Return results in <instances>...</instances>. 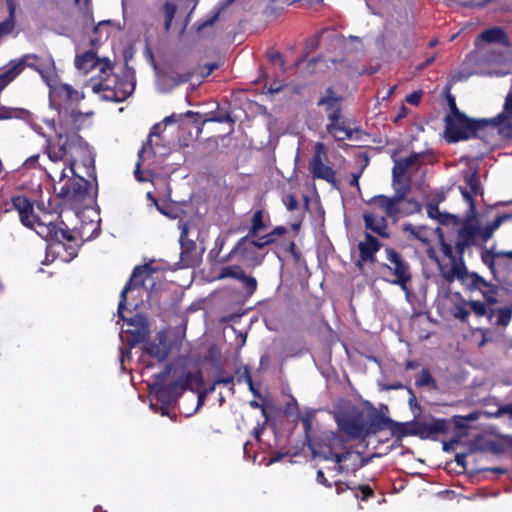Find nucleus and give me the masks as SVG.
Listing matches in <instances>:
<instances>
[{
  "label": "nucleus",
  "mask_w": 512,
  "mask_h": 512,
  "mask_svg": "<svg viewBox=\"0 0 512 512\" xmlns=\"http://www.w3.org/2000/svg\"><path fill=\"white\" fill-rule=\"evenodd\" d=\"M420 154L412 152L407 158L394 161L392 168V186L394 194L375 195L367 201L368 209L363 213L364 226L381 238H389L391 233L388 220L397 223L401 218L418 213L421 210L420 203L414 198L408 197L411 192L409 179L404 183L402 178L408 170L417 163Z\"/></svg>",
  "instance_id": "nucleus-1"
},
{
  "label": "nucleus",
  "mask_w": 512,
  "mask_h": 512,
  "mask_svg": "<svg viewBox=\"0 0 512 512\" xmlns=\"http://www.w3.org/2000/svg\"><path fill=\"white\" fill-rule=\"evenodd\" d=\"M204 379L201 370L184 372L167 363L164 369L154 375V381L149 384L150 394L155 402L150 403V408L162 416H170V409L177 403L184 391H194V386L201 388Z\"/></svg>",
  "instance_id": "nucleus-2"
},
{
  "label": "nucleus",
  "mask_w": 512,
  "mask_h": 512,
  "mask_svg": "<svg viewBox=\"0 0 512 512\" xmlns=\"http://www.w3.org/2000/svg\"><path fill=\"white\" fill-rule=\"evenodd\" d=\"M508 113L504 104L503 111L490 119H472L463 112L455 116H446L444 119L445 139L449 143H456L479 137V131L503 125L508 120Z\"/></svg>",
  "instance_id": "nucleus-3"
},
{
  "label": "nucleus",
  "mask_w": 512,
  "mask_h": 512,
  "mask_svg": "<svg viewBox=\"0 0 512 512\" xmlns=\"http://www.w3.org/2000/svg\"><path fill=\"white\" fill-rule=\"evenodd\" d=\"M479 232L480 226L475 223L474 217L469 216L462 221L455 240H448L443 234H440V250L450 260L451 265L449 267L465 263L463 259L465 250L475 244Z\"/></svg>",
  "instance_id": "nucleus-4"
},
{
  "label": "nucleus",
  "mask_w": 512,
  "mask_h": 512,
  "mask_svg": "<svg viewBox=\"0 0 512 512\" xmlns=\"http://www.w3.org/2000/svg\"><path fill=\"white\" fill-rule=\"evenodd\" d=\"M440 272L448 283L457 279L468 291L481 292L488 305H495L498 302V286L486 281L476 272H469L465 263H459L453 267H440Z\"/></svg>",
  "instance_id": "nucleus-5"
},
{
  "label": "nucleus",
  "mask_w": 512,
  "mask_h": 512,
  "mask_svg": "<svg viewBox=\"0 0 512 512\" xmlns=\"http://www.w3.org/2000/svg\"><path fill=\"white\" fill-rule=\"evenodd\" d=\"M65 178L67 180L57 192V196L63 200L64 203L69 204L74 209L87 208L90 203L95 200L97 194V181L95 182V191L91 190V182L83 176L72 174L69 177L63 169L60 173V181Z\"/></svg>",
  "instance_id": "nucleus-6"
},
{
  "label": "nucleus",
  "mask_w": 512,
  "mask_h": 512,
  "mask_svg": "<svg viewBox=\"0 0 512 512\" xmlns=\"http://www.w3.org/2000/svg\"><path fill=\"white\" fill-rule=\"evenodd\" d=\"M385 253L388 262L379 264L383 280L406 291L412 280L409 263L394 248L387 247Z\"/></svg>",
  "instance_id": "nucleus-7"
},
{
  "label": "nucleus",
  "mask_w": 512,
  "mask_h": 512,
  "mask_svg": "<svg viewBox=\"0 0 512 512\" xmlns=\"http://www.w3.org/2000/svg\"><path fill=\"white\" fill-rule=\"evenodd\" d=\"M180 229V255L179 268H196L202 263L205 247H198L196 241L189 237L191 231V223L180 220L178 222Z\"/></svg>",
  "instance_id": "nucleus-8"
},
{
  "label": "nucleus",
  "mask_w": 512,
  "mask_h": 512,
  "mask_svg": "<svg viewBox=\"0 0 512 512\" xmlns=\"http://www.w3.org/2000/svg\"><path fill=\"white\" fill-rule=\"evenodd\" d=\"M365 414L364 411L352 405L335 416V422L339 431L345 434L348 439H364L365 438Z\"/></svg>",
  "instance_id": "nucleus-9"
},
{
  "label": "nucleus",
  "mask_w": 512,
  "mask_h": 512,
  "mask_svg": "<svg viewBox=\"0 0 512 512\" xmlns=\"http://www.w3.org/2000/svg\"><path fill=\"white\" fill-rule=\"evenodd\" d=\"M344 449V439L336 432H330L321 439L317 447L313 449V453L314 456L320 457L323 460H333L338 465V469L341 470V464L345 462L350 455V453L344 451Z\"/></svg>",
  "instance_id": "nucleus-10"
},
{
  "label": "nucleus",
  "mask_w": 512,
  "mask_h": 512,
  "mask_svg": "<svg viewBox=\"0 0 512 512\" xmlns=\"http://www.w3.org/2000/svg\"><path fill=\"white\" fill-rule=\"evenodd\" d=\"M100 81L93 84L92 90L95 93L102 91L110 92L107 98L115 102L125 101L134 91L135 84L130 80L120 79L113 72L106 74Z\"/></svg>",
  "instance_id": "nucleus-11"
},
{
  "label": "nucleus",
  "mask_w": 512,
  "mask_h": 512,
  "mask_svg": "<svg viewBox=\"0 0 512 512\" xmlns=\"http://www.w3.org/2000/svg\"><path fill=\"white\" fill-rule=\"evenodd\" d=\"M72 145L75 146V150L68 159L70 172L75 174V166L80 162L87 177L92 178L96 182L95 155L91 151L89 144L79 135L73 137Z\"/></svg>",
  "instance_id": "nucleus-12"
},
{
  "label": "nucleus",
  "mask_w": 512,
  "mask_h": 512,
  "mask_svg": "<svg viewBox=\"0 0 512 512\" xmlns=\"http://www.w3.org/2000/svg\"><path fill=\"white\" fill-rule=\"evenodd\" d=\"M326 158V147L323 142H317L314 147V154L311 157L308 169L313 179H321L336 187V171L329 165L324 163Z\"/></svg>",
  "instance_id": "nucleus-13"
},
{
  "label": "nucleus",
  "mask_w": 512,
  "mask_h": 512,
  "mask_svg": "<svg viewBox=\"0 0 512 512\" xmlns=\"http://www.w3.org/2000/svg\"><path fill=\"white\" fill-rule=\"evenodd\" d=\"M75 67L82 71L84 74H88L93 69L98 68V79L99 81L106 77L105 75L112 74L113 64L108 58H100L97 55V51L90 49L81 54H77L74 60Z\"/></svg>",
  "instance_id": "nucleus-14"
},
{
  "label": "nucleus",
  "mask_w": 512,
  "mask_h": 512,
  "mask_svg": "<svg viewBox=\"0 0 512 512\" xmlns=\"http://www.w3.org/2000/svg\"><path fill=\"white\" fill-rule=\"evenodd\" d=\"M74 136H79L77 132L57 134L56 142H52L50 139L47 140L44 152L48 155V158L52 162H60L75 150V146L72 145Z\"/></svg>",
  "instance_id": "nucleus-15"
},
{
  "label": "nucleus",
  "mask_w": 512,
  "mask_h": 512,
  "mask_svg": "<svg viewBox=\"0 0 512 512\" xmlns=\"http://www.w3.org/2000/svg\"><path fill=\"white\" fill-rule=\"evenodd\" d=\"M151 273V268L149 265H140L136 266L132 274L123 287L120 296L117 313L122 316V312L126 309L127 303V293L133 289L140 288L144 286L145 280L149 277Z\"/></svg>",
  "instance_id": "nucleus-16"
},
{
  "label": "nucleus",
  "mask_w": 512,
  "mask_h": 512,
  "mask_svg": "<svg viewBox=\"0 0 512 512\" xmlns=\"http://www.w3.org/2000/svg\"><path fill=\"white\" fill-rule=\"evenodd\" d=\"M382 243L379 239L372 234L366 232L364 240L358 244L359 258L356 261V266L360 271H363L366 263H376V253L381 249Z\"/></svg>",
  "instance_id": "nucleus-17"
},
{
  "label": "nucleus",
  "mask_w": 512,
  "mask_h": 512,
  "mask_svg": "<svg viewBox=\"0 0 512 512\" xmlns=\"http://www.w3.org/2000/svg\"><path fill=\"white\" fill-rule=\"evenodd\" d=\"M157 341L158 342L147 341L142 347L143 355L141 356L140 361L145 365L146 368H152L154 364L152 362L146 361L144 358L145 355L155 358L158 362H164L169 357L170 348L166 344L165 335L163 333H159L157 336Z\"/></svg>",
  "instance_id": "nucleus-18"
},
{
  "label": "nucleus",
  "mask_w": 512,
  "mask_h": 512,
  "mask_svg": "<svg viewBox=\"0 0 512 512\" xmlns=\"http://www.w3.org/2000/svg\"><path fill=\"white\" fill-rule=\"evenodd\" d=\"M50 89L53 102L59 108L77 104L84 98V94L82 92L74 89L71 85L66 83H58L57 81Z\"/></svg>",
  "instance_id": "nucleus-19"
},
{
  "label": "nucleus",
  "mask_w": 512,
  "mask_h": 512,
  "mask_svg": "<svg viewBox=\"0 0 512 512\" xmlns=\"http://www.w3.org/2000/svg\"><path fill=\"white\" fill-rule=\"evenodd\" d=\"M329 123L326 126L327 132L332 135L337 141H344L352 138L353 130L347 126V122L342 116L341 107H336L328 115Z\"/></svg>",
  "instance_id": "nucleus-20"
},
{
  "label": "nucleus",
  "mask_w": 512,
  "mask_h": 512,
  "mask_svg": "<svg viewBox=\"0 0 512 512\" xmlns=\"http://www.w3.org/2000/svg\"><path fill=\"white\" fill-rule=\"evenodd\" d=\"M450 427L449 419L431 417V421L420 422V439L435 441L439 435L448 433Z\"/></svg>",
  "instance_id": "nucleus-21"
},
{
  "label": "nucleus",
  "mask_w": 512,
  "mask_h": 512,
  "mask_svg": "<svg viewBox=\"0 0 512 512\" xmlns=\"http://www.w3.org/2000/svg\"><path fill=\"white\" fill-rule=\"evenodd\" d=\"M74 233L75 231L69 229V227L62 220L56 225V227H42L40 229V237L46 241H56L58 246H65L64 241L69 243L75 242L76 237Z\"/></svg>",
  "instance_id": "nucleus-22"
},
{
  "label": "nucleus",
  "mask_w": 512,
  "mask_h": 512,
  "mask_svg": "<svg viewBox=\"0 0 512 512\" xmlns=\"http://www.w3.org/2000/svg\"><path fill=\"white\" fill-rule=\"evenodd\" d=\"M39 213L33 226L30 229H33L40 236V229L44 228H52L56 227L58 223L54 220V214H57L56 219L58 220L61 215L58 211L57 205L53 206L52 201L49 200L48 207L44 206L43 201L37 205Z\"/></svg>",
  "instance_id": "nucleus-23"
},
{
  "label": "nucleus",
  "mask_w": 512,
  "mask_h": 512,
  "mask_svg": "<svg viewBox=\"0 0 512 512\" xmlns=\"http://www.w3.org/2000/svg\"><path fill=\"white\" fill-rule=\"evenodd\" d=\"M11 204L18 212L20 222L27 228H31L38 215L32 201L26 196L17 195L12 197Z\"/></svg>",
  "instance_id": "nucleus-24"
},
{
  "label": "nucleus",
  "mask_w": 512,
  "mask_h": 512,
  "mask_svg": "<svg viewBox=\"0 0 512 512\" xmlns=\"http://www.w3.org/2000/svg\"><path fill=\"white\" fill-rule=\"evenodd\" d=\"M119 317L125 320L128 325L136 326L135 329L128 330L129 345L131 347L140 343H146L148 341L150 331L143 317H141L140 315H136L135 317H132L130 319H125L123 315H119Z\"/></svg>",
  "instance_id": "nucleus-25"
},
{
  "label": "nucleus",
  "mask_w": 512,
  "mask_h": 512,
  "mask_svg": "<svg viewBox=\"0 0 512 512\" xmlns=\"http://www.w3.org/2000/svg\"><path fill=\"white\" fill-rule=\"evenodd\" d=\"M251 236L248 234L238 240L236 245L230 251V255H238L243 261H249L253 266L260 265L262 260L257 256L256 250L250 242Z\"/></svg>",
  "instance_id": "nucleus-26"
},
{
  "label": "nucleus",
  "mask_w": 512,
  "mask_h": 512,
  "mask_svg": "<svg viewBox=\"0 0 512 512\" xmlns=\"http://www.w3.org/2000/svg\"><path fill=\"white\" fill-rule=\"evenodd\" d=\"M185 116L192 119V123L198 129V132L202 131L203 126L207 122H217V123L233 122V120L228 112H225V113L210 112L206 118L201 120V114L199 112H194V111L188 110L187 112H185Z\"/></svg>",
  "instance_id": "nucleus-27"
},
{
  "label": "nucleus",
  "mask_w": 512,
  "mask_h": 512,
  "mask_svg": "<svg viewBox=\"0 0 512 512\" xmlns=\"http://www.w3.org/2000/svg\"><path fill=\"white\" fill-rule=\"evenodd\" d=\"M394 420L386 417L384 414L374 409L369 416V422H365V438L369 435H375L381 430L388 428L391 431Z\"/></svg>",
  "instance_id": "nucleus-28"
},
{
  "label": "nucleus",
  "mask_w": 512,
  "mask_h": 512,
  "mask_svg": "<svg viewBox=\"0 0 512 512\" xmlns=\"http://www.w3.org/2000/svg\"><path fill=\"white\" fill-rule=\"evenodd\" d=\"M420 422L409 421V422H397L394 420L393 426L391 427V435L398 441L407 436H417L420 438Z\"/></svg>",
  "instance_id": "nucleus-29"
},
{
  "label": "nucleus",
  "mask_w": 512,
  "mask_h": 512,
  "mask_svg": "<svg viewBox=\"0 0 512 512\" xmlns=\"http://www.w3.org/2000/svg\"><path fill=\"white\" fill-rule=\"evenodd\" d=\"M41 76L42 80L47 84L49 88H52L58 81V74L53 58H45L39 64L35 70Z\"/></svg>",
  "instance_id": "nucleus-30"
},
{
  "label": "nucleus",
  "mask_w": 512,
  "mask_h": 512,
  "mask_svg": "<svg viewBox=\"0 0 512 512\" xmlns=\"http://www.w3.org/2000/svg\"><path fill=\"white\" fill-rule=\"evenodd\" d=\"M476 40H481L486 43H497L506 47L511 45L507 33L501 27H492L484 30L478 35Z\"/></svg>",
  "instance_id": "nucleus-31"
},
{
  "label": "nucleus",
  "mask_w": 512,
  "mask_h": 512,
  "mask_svg": "<svg viewBox=\"0 0 512 512\" xmlns=\"http://www.w3.org/2000/svg\"><path fill=\"white\" fill-rule=\"evenodd\" d=\"M270 224V216L263 209H257L251 219V227L248 231V236L257 238L259 234L266 230Z\"/></svg>",
  "instance_id": "nucleus-32"
},
{
  "label": "nucleus",
  "mask_w": 512,
  "mask_h": 512,
  "mask_svg": "<svg viewBox=\"0 0 512 512\" xmlns=\"http://www.w3.org/2000/svg\"><path fill=\"white\" fill-rule=\"evenodd\" d=\"M22 72V62H15L14 59L11 60L7 65V69L4 72L0 73V91L2 92Z\"/></svg>",
  "instance_id": "nucleus-33"
},
{
  "label": "nucleus",
  "mask_w": 512,
  "mask_h": 512,
  "mask_svg": "<svg viewBox=\"0 0 512 512\" xmlns=\"http://www.w3.org/2000/svg\"><path fill=\"white\" fill-rule=\"evenodd\" d=\"M509 220H512V213H505L497 216L485 227H480L479 237L484 242L488 241L492 238L494 232L501 226V224Z\"/></svg>",
  "instance_id": "nucleus-34"
},
{
  "label": "nucleus",
  "mask_w": 512,
  "mask_h": 512,
  "mask_svg": "<svg viewBox=\"0 0 512 512\" xmlns=\"http://www.w3.org/2000/svg\"><path fill=\"white\" fill-rule=\"evenodd\" d=\"M403 231L408 234L409 240H417L422 244L429 243V232L428 228L424 225L414 226L411 223L403 225Z\"/></svg>",
  "instance_id": "nucleus-35"
},
{
  "label": "nucleus",
  "mask_w": 512,
  "mask_h": 512,
  "mask_svg": "<svg viewBox=\"0 0 512 512\" xmlns=\"http://www.w3.org/2000/svg\"><path fill=\"white\" fill-rule=\"evenodd\" d=\"M342 101L343 97L337 95L334 89L332 87H329L326 89L325 95L318 100L317 106H325L326 111L331 110L332 112L336 107H341L340 104Z\"/></svg>",
  "instance_id": "nucleus-36"
},
{
  "label": "nucleus",
  "mask_w": 512,
  "mask_h": 512,
  "mask_svg": "<svg viewBox=\"0 0 512 512\" xmlns=\"http://www.w3.org/2000/svg\"><path fill=\"white\" fill-rule=\"evenodd\" d=\"M427 213L430 218L437 219L443 225L448 223L458 225L460 223V219L456 215L441 213L439 211L438 205L436 204H429L427 207Z\"/></svg>",
  "instance_id": "nucleus-37"
},
{
  "label": "nucleus",
  "mask_w": 512,
  "mask_h": 512,
  "mask_svg": "<svg viewBox=\"0 0 512 512\" xmlns=\"http://www.w3.org/2000/svg\"><path fill=\"white\" fill-rule=\"evenodd\" d=\"M415 385L418 388L426 387L429 390H437L438 384L428 368H423L415 376Z\"/></svg>",
  "instance_id": "nucleus-38"
},
{
  "label": "nucleus",
  "mask_w": 512,
  "mask_h": 512,
  "mask_svg": "<svg viewBox=\"0 0 512 512\" xmlns=\"http://www.w3.org/2000/svg\"><path fill=\"white\" fill-rule=\"evenodd\" d=\"M451 314L455 319L463 323L468 322V318L470 316L469 301L461 298V301L454 304L451 308Z\"/></svg>",
  "instance_id": "nucleus-39"
},
{
  "label": "nucleus",
  "mask_w": 512,
  "mask_h": 512,
  "mask_svg": "<svg viewBox=\"0 0 512 512\" xmlns=\"http://www.w3.org/2000/svg\"><path fill=\"white\" fill-rule=\"evenodd\" d=\"M177 7L174 3L166 1L160 8L161 14L164 16V30L168 32L171 28L172 21L175 17Z\"/></svg>",
  "instance_id": "nucleus-40"
},
{
  "label": "nucleus",
  "mask_w": 512,
  "mask_h": 512,
  "mask_svg": "<svg viewBox=\"0 0 512 512\" xmlns=\"http://www.w3.org/2000/svg\"><path fill=\"white\" fill-rule=\"evenodd\" d=\"M244 270L239 265H229L221 268L218 279L232 278L239 280L244 277Z\"/></svg>",
  "instance_id": "nucleus-41"
},
{
  "label": "nucleus",
  "mask_w": 512,
  "mask_h": 512,
  "mask_svg": "<svg viewBox=\"0 0 512 512\" xmlns=\"http://www.w3.org/2000/svg\"><path fill=\"white\" fill-rule=\"evenodd\" d=\"M469 310L470 313L473 312L477 317L488 316V318H491L493 315L492 312L489 313L487 305L479 300H470Z\"/></svg>",
  "instance_id": "nucleus-42"
},
{
  "label": "nucleus",
  "mask_w": 512,
  "mask_h": 512,
  "mask_svg": "<svg viewBox=\"0 0 512 512\" xmlns=\"http://www.w3.org/2000/svg\"><path fill=\"white\" fill-rule=\"evenodd\" d=\"M148 146H150V140H146L145 143H143L141 149L138 152V160H137V163H136V168H135V171H134V175H135V178L139 182H144L145 181L144 177L142 176V172H141L140 168H141L142 163L144 162V155L146 153H149L148 152Z\"/></svg>",
  "instance_id": "nucleus-43"
},
{
  "label": "nucleus",
  "mask_w": 512,
  "mask_h": 512,
  "mask_svg": "<svg viewBox=\"0 0 512 512\" xmlns=\"http://www.w3.org/2000/svg\"><path fill=\"white\" fill-rule=\"evenodd\" d=\"M501 257L499 252H494L492 249H486L481 253L482 262L491 270L492 273H495V259Z\"/></svg>",
  "instance_id": "nucleus-44"
},
{
  "label": "nucleus",
  "mask_w": 512,
  "mask_h": 512,
  "mask_svg": "<svg viewBox=\"0 0 512 512\" xmlns=\"http://www.w3.org/2000/svg\"><path fill=\"white\" fill-rule=\"evenodd\" d=\"M14 60H15V62H22L23 70L26 67L36 70L37 64H39V62H41L43 60V58H40L39 56H37L35 54H25L22 57H20L18 59H14Z\"/></svg>",
  "instance_id": "nucleus-45"
},
{
  "label": "nucleus",
  "mask_w": 512,
  "mask_h": 512,
  "mask_svg": "<svg viewBox=\"0 0 512 512\" xmlns=\"http://www.w3.org/2000/svg\"><path fill=\"white\" fill-rule=\"evenodd\" d=\"M239 281L242 282L247 297L252 296L257 290L258 283L256 278H254L253 276H248L244 272V277H241Z\"/></svg>",
  "instance_id": "nucleus-46"
},
{
  "label": "nucleus",
  "mask_w": 512,
  "mask_h": 512,
  "mask_svg": "<svg viewBox=\"0 0 512 512\" xmlns=\"http://www.w3.org/2000/svg\"><path fill=\"white\" fill-rule=\"evenodd\" d=\"M221 9H217L213 12H211L205 20L196 22V30L198 32L204 30L207 27L213 26L214 23L218 20L220 15Z\"/></svg>",
  "instance_id": "nucleus-47"
},
{
  "label": "nucleus",
  "mask_w": 512,
  "mask_h": 512,
  "mask_svg": "<svg viewBox=\"0 0 512 512\" xmlns=\"http://www.w3.org/2000/svg\"><path fill=\"white\" fill-rule=\"evenodd\" d=\"M238 380L239 382L244 381L249 386V390L253 393L254 396H260L259 391L254 387V382L250 370L247 366L244 367V371Z\"/></svg>",
  "instance_id": "nucleus-48"
},
{
  "label": "nucleus",
  "mask_w": 512,
  "mask_h": 512,
  "mask_svg": "<svg viewBox=\"0 0 512 512\" xmlns=\"http://www.w3.org/2000/svg\"><path fill=\"white\" fill-rule=\"evenodd\" d=\"M267 58L272 64H279L280 69L285 70V60L279 51L275 49L268 50Z\"/></svg>",
  "instance_id": "nucleus-49"
},
{
  "label": "nucleus",
  "mask_w": 512,
  "mask_h": 512,
  "mask_svg": "<svg viewBox=\"0 0 512 512\" xmlns=\"http://www.w3.org/2000/svg\"><path fill=\"white\" fill-rule=\"evenodd\" d=\"M15 27V16L8 15L7 19L0 23V35L10 34Z\"/></svg>",
  "instance_id": "nucleus-50"
},
{
  "label": "nucleus",
  "mask_w": 512,
  "mask_h": 512,
  "mask_svg": "<svg viewBox=\"0 0 512 512\" xmlns=\"http://www.w3.org/2000/svg\"><path fill=\"white\" fill-rule=\"evenodd\" d=\"M465 182L469 186V188L471 189L472 193L474 195H477L478 192H479V189H480V181H479V178L477 176V173L474 172L472 174L467 175L465 177Z\"/></svg>",
  "instance_id": "nucleus-51"
},
{
  "label": "nucleus",
  "mask_w": 512,
  "mask_h": 512,
  "mask_svg": "<svg viewBox=\"0 0 512 512\" xmlns=\"http://www.w3.org/2000/svg\"><path fill=\"white\" fill-rule=\"evenodd\" d=\"M287 233V228L284 226H277L274 228L271 232L264 235V238L267 239V241L270 244H273L276 241V237L283 236Z\"/></svg>",
  "instance_id": "nucleus-52"
},
{
  "label": "nucleus",
  "mask_w": 512,
  "mask_h": 512,
  "mask_svg": "<svg viewBox=\"0 0 512 512\" xmlns=\"http://www.w3.org/2000/svg\"><path fill=\"white\" fill-rule=\"evenodd\" d=\"M355 488L358 491L361 492V496H359L357 493L355 494V496L357 498H361V500H363V501H365V500L369 499L370 497L374 496L373 489L369 485H367V484H361V485H358Z\"/></svg>",
  "instance_id": "nucleus-53"
},
{
  "label": "nucleus",
  "mask_w": 512,
  "mask_h": 512,
  "mask_svg": "<svg viewBox=\"0 0 512 512\" xmlns=\"http://www.w3.org/2000/svg\"><path fill=\"white\" fill-rule=\"evenodd\" d=\"M512 317V311L509 308H503L498 313V324L506 326Z\"/></svg>",
  "instance_id": "nucleus-54"
},
{
  "label": "nucleus",
  "mask_w": 512,
  "mask_h": 512,
  "mask_svg": "<svg viewBox=\"0 0 512 512\" xmlns=\"http://www.w3.org/2000/svg\"><path fill=\"white\" fill-rule=\"evenodd\" d=\"M447 103H448L450 112L446 116H455V115L462 113L457 107L455 97L453 95H451L450 93H448V95H447Z\"/></svg>",
  "instance_id": "nucleus-55"
},
{
  "label": "nucleus",
  "mask_w": 512,
  "mask_h": 512,
  "mask_svg": "<svg viewBox=\"0 0 512 512\" xmlns=\"http://www.w3.org/2000/svg\"><path fill=\"white\" fill-rule=\"evenodd\" d=\"M160 129H161L160 123H156L155 125H153L152 128L150 129V132H149V135L147 138V140H150V146H148V152L151 153L152 155H155V152L152 147V137H154V136L158 137L160 134Z\"/></svg>",
  "instance_id": "nucleus-56"
},
{
  "label": "nucleus",
  "mask_w": 512,
  "mask_h": 512,
  "mask_svg": "<svg viewBox=\"0 0 512 512\" xmlns=\"http://www.w3.org/2000/svg\"><path fill=\"white\" fill-rule=\"evenodd\" d=\"M194 75V72L192 71H187L185 73H178L176 74L175 77H173V80L175 82V84H183V83H187L191 80V78L193 77Z\"/></svg>",
  "instance_id": "nucleus-57"
},
{
  "label": "nucleus",
  "mask_w": 512,
  "mask_h": 512,
  "mask_svg": "<svg viewBox=\"0 0 512 512\" xmlns=\"http://www.w3.org/2000/svg\"><path fill=\"white\" fill-rule=\"evenodd\" d=\"M62 248H64L67 252V259L66 260H71L73 258H75L77 256V253H78V248H77V245H76V241L75 242H72V243H69L68 244H65V246H61Z\"/></svg>",
  "instance_id": "nucleus-58"
},
{
  "label": "nucleus",
  "mask_w": 512,
  "mask_h": 512,
  "mask_svg": "<svg viewBox=\"0 0 512 512\" xmlns=\"http://www.w3.org/2000/svg\"><path fill=\"white\" fill-rule=\"evenodd\" d=\"M220 376L217 377L214 381V385L223 384V385H233L234 377L232 375H223V371H220Z\"/></svg>",
  "instance_id": "nucleus-59"
},
{
  "label": "nucleus",
  "mask_w": 512,
  "mask_h": 512,
  "mask_svg": "<svg viewBox=\"0 0 512 512\" xmlns=\"http://www.w3.org/2000/svg\"><path fill=\"white\" fill-rule=\"evenodd\" d=\"M423 92L421 90L414 91L406 97V101L411 105H418L422 99Z\"/></svg>",
  "instance_id": "nucleus-60"
},
{
  "label": "nucleus",
  "mask_w": 512,
  "mask_h": 512,
  "mask_svg": "<svg viewBox=\"0 0 512 512\" xmlns=\"http://www.w3.org/2000/svg\"><path fill=\"white\" fill-rule=\"evenodd\" d=\"M287 210L294 211L298 208V200L293 194H289L284 200Z\"/></svg>",
  "instance_id": "nucleus-61"
},
{
  "label": "nucleus",
  "mask_w": 512,
  "mask_h": 512,
  "mask_svg": "<svg viewBox=\"0 0 512 512\" xmlns=\"http://www.w3.org/2000/svg\"><path fill=\"white\" fill-rule=\"evenodd\" d=\"M224 244H225V239L218 237L215 240V247L210 251L209 255L210 256H218L220 254L221 250L223 249Z\"/></svg>",
  "instance_id": "nucleus-62"
},
{
  "label": "nucleus",
  "mask_w": 512,
  "mask_h": 512,
  "mask_svg": "<svg viewBox=\"0 0 512 512\" xmlns=\"http://www.w3.org/2000/svg\"><path fill=\"white\" fill-rule=\"evenodd\" d=\"M298 404L295 398L291 397V400L286 404L284 413L286 415H292L298 410Z\"/></svg>",
  "instance_id": "nucleus-63"
},
{
  "label": "nucleus",
  "mask_w": 512,
  "mask_h": 512,
  "mask_svg": "<svg viewBox=\"0 0 512 512\" xmlns=\"http://www.w3.org/2000/svg\"><path fill=\"white\" fill-rule=\"evenodd\" d=\"M250 242L252 244V247L255 250H256V248L262 249L265 246L270 245V243L267 241V239L264 238V236H262V237H260L258 239L252 238V239H250Z\"/></svg>",
  "instance_id": "nucleus-64"
}]
</instances>
